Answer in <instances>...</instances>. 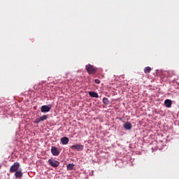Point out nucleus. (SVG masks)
<instances>
[{"instance_id":"obj_9","label":"nucleus","mask_w":179,"mask_h":179,"mask_svg":"<svg viewBox=\"0 0 179 179\" xmlns=\"http://www.w3.org/2000/svg\"><path fill=\"white\" fill-rule=\"evenodd\" d=\"M15 178H22L23 177V172L22 171H17L15 172Z\"/></svg>"},{"instance_id":"obj_14","label":"nucleus","mask_w":179,"mask_h":179,"mask_svg":"<svg viewBox=\"0 0 179 179\" xmlns=\"http://www.w3.org/2000/svg\"><path fill=\"white\" fill-rule=\"evenodd\" d=\"M150 71H152V68H150V66H147L144 69L145 73H150Z\"/></svg>"},{"instance_id":"obj_8","label":"nucleus","mask_w":179,"mask_h":179,"mask_svg":"<svg viewBox=\"0 0 179 179\" xmlns=\"http://www.w3.org/2000/svg\"><path fill=\"white\" fill-rule=\"evenodd\" d=\"M124 129H127L129 131V129H132V124L129 122H127L124 125H123Z\"/></svg>"},{"instance_id":"obj_1","label":"nucleus","mask_w":179,"mask_h":179,"mask_svg":"<svg viewBox=\"0 0 179 179\" xmlns=\"http://www.w3.org/2000/svg\"><path fill=\"white\" fill-rule=\"evenodd\" d=\"M85 69L89 73V75H94L97 72V68L94 67L92 64H87L85 66Z\"/></svg>"},{"instance_id":"obj_6","label":"nucleus","mask_w":179,"mask_h":179,"mask_svg":"<svg viewBox=\"0 0 179 179\" xmlns=\"http://www.w3.org/2000/svg\"><path fill=\"white\" fill-rule=\"evenodd\" d=\"M84 145L80 144H76L71 146V149L73 150H83Z\"/></svg>"},{"instance_id":"obj_13","label":"nucleus","mask_w":179,"mask_h":179,"mask_svg":"<svg viewBox=\"0 0 179 179\" xmlns=\"http://www.w3.org/2000/svg\"><path fill=\"white\" fill-rule=\"evenodd\" d=\"M102 103H103L105 106H108V104H110V101L108 100V98L104 97L102 100Z\"/></svg>"},{"instance_id":"obj_7","label":"nucleus","mask_w":179,"mask_h":179,"mask_svg":"<svg viewBox=\"0 0 179 179\" xmlns=\"http://www.w3.org/2000/svg\"><path fill=\"white\" fill-rule=\"evenodd\" d=\"M51 153L53 156H58L59 155V149L57 147H52Z\"/></svg>"},{"instance_id":"obj_3","label":"nucleus","mask_w":179,"mask_h":179,"mask_svg":"<svg viewBox=\"0 0 179 179\" xmlns=\"http://www.w3.org/2000/svg\"><path fill=\"white\" fill-rule=\"evenodd\" d=\"M48 118V115H43L41 116L40 117L36 118L34 121V124H40V122H41L43 121H45V120H47Z\"/></svg>"},{"instance_id":"obj_17","label":"nucleus","mask_w":179,"mask_h":179,"mask_svg":"<svg viewBox=\"0 0 179 179\" xmlns=\"http://www.w3.org/2000/svg\"><path fill=\"white\" fill-rule=\"evenodd\" d=\"M0 169H1V165H0Z\"/></svg>"},{"instance_id":"obj_10","label":"nucleus","mask_w":179,"mask_h":179,"mask_svg":"<svg viewBox=\"0 0 179 179\" xmlns=\"http://www.w3.org/2000/svg\"><path fill=\"white\" fill-rule=\"evenodd\" d=\"M61 142L62 145H68L69 143V138H68V137H62L61 138Z\"/></svg>"},{"instance_id":"obj_12","label":"nucleus","mask_w":179,"mask_h":179,"mask_svg":"<svg viewBox=\"0 0 179 179\" xmlns=\"http://www.w3.org/2000/svg\"><path fill=\"white\" fill-rule=\"evenodd\" d=\"M89 96L91 97H94L95 99H99V94L94 92H89Z\"/></svg>"},{"instance_id":"obj_11","label":"nucleus","mask_w":179,"mask_h":179,"mask_svg":"<svg viewBox=\"0 0 179 179\" xmlns=\"http://www.w3.org/2000/svg\"><path fill=\"white\" fill-rule=\"evenodd\" d=\"M164 103L167 108H170V107H171V104H173V102L170 99H166L165 100Z\"/></svg>"},{"instance_id":"obj_15","label":"nucleus","mask_w":179,"mask_h":179,"mask_svg":"<svg viewBox=\"0 0 179 179\" xmlns=\"http://www.w3.org/2000/svg\"><path fill=\"white\" fill-rule=\"evenodd\" d=\"M74 165L73 164H69L67 165V169L69 170H73Z\"/></svg>"},{"instance_id":"obj_2","label":"nucleus","mask_w":179,"mask_h":179,"mask_svg":"<svg viewBox=\"0 0 179 179\" xmlns=\"http://www.w3.org/2000/svg\"><path fill=\"white\" fill-rule=\"evenodd\" d=\"M20 169V164L19 162H15L10 168V173H16Z\"/></svg>"},{"instance_id":"obj_16","label":"nucleus","mask_w":179,"mask_h":179,"mask_svg":"<svg viewBox=\"0 0 179 179\" xmlns=\"http://www.w3.org/2000/svg\"><path fill=\"white\" fill-rule=\"evenodd\" d=\"M94 82H95V83H96L97 85H100V80H99V79H95V80H94Z\"/></svg>"},{"instance_id":"obj_5","label":"nucleus","mask_w":179,"mask_h":179,"mask_svg":"<svg viewBox=\"0 0 179 179\" xmlns=\"http://www.w3.org/2000/svg\"><path fill=\"white\" fill-rule=\"evenodd\" d=\"M48 162L52 167H58L59 166V162L55 159H48Z\"/></svg>"},{"instance_id":"obj_4","label":"nucleus","mask_w":179,"mask_h":179,"mask_svg":"<svg viewBox=\"0 0 179 179\" xmlns=\"http://www.w3.org/2000/svg\"><path fill=\"white\" fill-rule=\"evenodd\" d=\"M52 105H44L41 108V113H50L51 111Z\"/></svg>"}]
</instances>
